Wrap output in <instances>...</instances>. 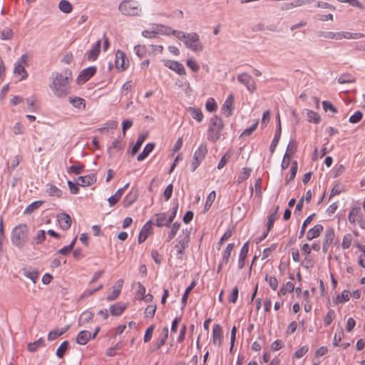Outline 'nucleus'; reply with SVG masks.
<instances>
[{
  "label": "nucleus",
  "mask_w": 365,
  "mask_h": 365,
  "mask_svg": "<svg viewBox=\"0 0 365 365\" xmlns=\"http://www.w3.org/2000/svg\"><path fill=\"white\" fill-rule=\"evenodd\" d=\"M156 308L157 307L155 305L147 306V307L145 310V317L153 318L155 314Z\"/></svg>",
  "instance_id": "61"
},
{
  "label": "nucleus",
  "mask_w": 365,
  "mask_h": 365,
  "mask_svg": "<svg viewBox=\"0 0 365 365\" xmlns=\"http://www.w3.org/2000/svg\"><path fill=\"white\" fill-rule=\"evenodd\" d=\"M127 304L123 302H117L110 307V312L113 316H120L126 309Z\"/></svg>",
  "instance_id": "19"
},
{
  "label": "nucleus",
  "mask_w": 365,
  "mask_h": 365,
  "mask_svg": "<svg viewBox=\"0 0 365 365\" xmlns=\"http://www.w3.org/2000/svg\"><path fill=\"white\" fill-rule=\"evenodd\" d=\"M155 225L159 227L165 226L169 227L171 222H168V217H167V213L161 212L155 215Z\"/></svg>",
  "instance_id": "18"
},
{
  "label": "nucleus",
  "mask_w": 365,
  "mask_h": 365,
  "mask_svg": "<svg viewBox=\"0 0 365 365\" xmlns=\"http://www.w3.org/2000/svg\"><path fill=\"white\" fill-rule=\"evenodd\" d=\"M28 227L25 224L15 227L11 232V242L14 245L22 247L26 242Z\"/></svg>",
  "instance_id": "3"
},
{
  "label": "nucleus",
  "mask_w": 365,
  "mask_h": 365,
  "mask_svg": "<svg viewBox=\"0 0 365 365\" xmlns=\"http://www.w3.org/2000/svg\"><path fill=\"white\" fill-rule=\"evenodd\" d=\"M294 290V284L292 282H287L286 284H283L277 294L279 296L285 295L287 292H292Z\"/></svg>",
  "instance_id": "37"
},
{
  "label": "nucleus",
  "mask_w": 365,
  "mask_h": 365,
  "mask_svg": "<svg viewBox=\"0 0 365 365\" xmlns=\"http://www.w3.org/2000/svg\"><path fill=\"white\" fill-rule=\"evenodd\" d=\"M14 73H16V74H19V75L23 73L24 75L21 77V80L22 79H25L27 77V76H28L27 72L25 70L24 66L23 65L20 64V63H15L14 69Z\"/></svg>",
  "instance_id": "47"
},
{
  "label": "nucleus",
  "mask_w": 365,
  "mask_h": 365,
  "mask_svg": "<svg viewBox=\"0 0 365 365\" xmlns=\"http://www.w3.org/2000/svg\"><path fill=\"white\" fill-rule=\"evenodd\" d=\"M356 81V78L352 77L350 73H344L341 75L338 78V82L340 84L354 83Z\"/></svg>",
  "instance_id": "45"
},
{
  "label": "nucleus",
  "mask_w": 365,
  "mask_h": 365,
  "mask_svg": "<svg viewBox=\"0 0 365 365\" xmlns=\"http://www.w3.org/2000/svg\"><path fill=\"white\" fill-rule=\"evenodd\" d=\"M215 198V192L212 191L209 193V195L207 197L206 202L205 205V209L207 210L212 205L214 200Z\"/></svg>",
  "instance_id": "62"
},
{
  "label": "nucleus",
  "mask_w": 365,
  "mask_h": 365,
  "mask_svg": "<svg viewBox=\"0 0 365 365\" xmlns=\"http://www.w3.org/2000/svg\"><path fill=\"white\" fill-rule=\"evenodd\" d=\"M249 252V242H247L242 246L238 260V268L242 269L245 266V260Z\"/></svg>",
  "instance_id": "22"
},
{
  "label": "nucleus",
  "mask_w": 365,
  "mask_h": 365,
  "mask_svg": "<svg viewBox=\"0 0 365 365\" xmlns=\"http://www.w3.org/2000/svg\"><path fill=\"white\" fill-rule=\"evenodd\" d=\"M57 220L60 227L63 230H68L71 225V218L68 214L61 213L57 215Z\"/></svg>",
  "instance_id": "13"
},
{
  "label": "nucleus",
  "mask_w": 365,
  "mask_h": 365,
  "mask_svg": "<svg viewBox=\"0 0 365 365\" xmlns=\"http://www.w3.org/2000/svg\"><path fill=\"white\" fill-rule=\"evenodd\" d=\"M186 64L194 72H197L200 69L199 65L192 58L187 59Z\"/></svg>",
  "instance_id": "63"
},
{
  "label": "nucleus",
  "mask_w": 365,
  "mask_h": 365,
  "mask_svg": "<svg viewBox=\"0 0 365 365\" xmlns=\"http://www.w3.org/2000/svg\"><path fill=\"white\" fill-rule=\"evenodd\" d=\"M361 212V208L359 207H354L349 212L348 219L351 224H355L356 221L358 220L360 216V213Z\"/></svg>",
  "instance_id": "34"
},
{
  "label": "nucleus",
  "mask_w": 365,
  "mask_h": 365,
  "mask_svg": "<svg viewBox=\"0 0 365 365\" xmlns=\"http://www.w3.org/2000/svg\"><path fill=\"white\" fill-rule=\"evenodd\" d=\"M223 126L221 118L217 116L212 117L209 127L208 139L212 142L217 141L220 138Z\"/></svg>",
  "instance_id": "4"
},
{
  "label": "nucleus",
  "mask_w": 365,
  "mask_h": 365,
  "mask_svg": "<svg viewBox=\"0 0 365 365\" xmlns=\"http://www.w3.org/2000/svg\"><path fill=\"white\" fill-rule=\"evenodd\" d=\"M297 147V143L295 140H291L287 147V150L285 153H289L290 156L293 155L296 150Z\"/></svg>",
  "instance_id": "53"
},
{
  "label": "nucleus",
  "mask_w": 365,
  "mask_h": 365,
  "mask_svg": "<svg viewBox=\"0 0 365 365\" xmlns=\"http://www.w3.org/2000/svg\"><path fill=\"white\" fill-rule=\"evenodd\" d=\"M123 193V189H118L113 195H111L110 197H108V201L109 205L110 206L115 205L120 200Z\"/></svg>",
  "instance_id": "42"
},
{
  "label": "nucleus",
  "mask_w": 365,
  "mask_h": 365,
  "mask_svg": "<svg viewBox=\"0 0 365 365\" xmlns=\"http://www.w3.org/2000/svg\"><path fill=\"white\" fill-rule=\"evenodd\" d=\"M297 172V162L296 160H294L292 162V168H291V170H290V176L287 180V183H289V182H291L292 180H293L294 179Z\"/></svg>",
  "instance_id": "55"
},
{
  "label": "nucleus",
  "mask_w": 365,
  "mask_h": 365,
  "mask_svg": "<svg viewBox=\"0 0 365 365\" xmlns=\"http://www.w3.org/2000/svg\"><path fill=\"white\" fill-rule=\"evenodd\" d=\"M46 192L50 196H55L57 197H61L63 194V192L58 187L52 184H48L46 185Z\"/></svg>",
  "instance_id": "33"
},
{
  "label": "nucleus",
  "mask_w": 365,
  "mask_h": 365,
  "mask_svg": "<svg viewBox=\"0 0 365 365\" xmlns=\"http://www.w3.org/2000/svg\"><path fill=\"white\" fill-rule=\"evenodd\" d=\"M155 144L153 143H148L143 148V152L138 156L137 160L142 161L145 159L148 155L153 150Z\"/></svg>",
  "instance_id": "28"
},
{
  "label": "nucleus",
  "mask_w": 365,
  "mask_h": 365,
  "mask_svg": "<svg viewBox=\"0 0 365 365\" xmlns=\"http://www.w3.org/2000/svg\"><path fill=\"white\" fill-rule=\"evenodd\" d=\"M155 325L154 324H151L145 331V335H144V338H143V341L145 343H147L148 341H150L151 338H152V336H153V331L155 330Z\"/></svg>",
  "instance_id": "51"
},
{
  "label": "nucleus",
  "mask_w": 365,
  "mask_h": 365,
  "mask_svg": "<svg viewBox=\"0 0 365 365\" xmlns=\"http://www.w3.org/2000/svg\"><path fill=\"white\" fill-rule=\"evenodd\" d=\"M362 117L363 113L361 111L358 110L350 116L349 121L351 123H357L362 119Z\"/></svg>",
  "instance_id": "57"
},
{
  "label": "nucleus",
  "mask_w": 365,
  "mask_h": 365,
  "mask_svg": "<svg viewBox=\"0 0 365 365\" xmlns=\"http://www.w3.org/2000/svg\"><path fill=\"white\" fill-rule=\"evenodd\" d=\"M59 9L65 13L69 14L71 12L73 6L72 4L67 0H61L58 4Z\"/></svg>",
  "instance_id": "39"
},
{
  "label": "nucleus",
  "mask_w": 365,
  "mask_h": 365,
  "mask_svg": "<svg viewBox=\"0 0 365 365\" xmlns=\"http://www.w3.org/2000/svg\"><path fill=\"white\" fill-rule=\"evenodd\" d=\"M180 224L178 222H175L172 225L171 230L168 232V240H167L168 242H170L175 237V236L176 235L177 232H178V230L180 229Z\"/></svg>",
  "instance_id": "46"
},
{
  "label": "nucleus",
  "mask_w": 365,
  "mask_h": 365,
  "mask_svg": "<svg viewBox=\"0 0 365 365\" xmlns=\"http://www.w3.org/2000/svg\"><path fill=\"white\" fill-rule=\"evenodd\" d=\"M165 66L169 68L170 69L174 71L180 76L186 75L185 69L184 66L179 61H167L165 63Z\"/></svg>",
  "instance_id": "10"
},
{
  "label": "nucleus",
  "mask_w": 365,
  "mask_h": 365,
  "mask_svg": "<svg viewBox=\"0 0 365 365\" xmlns=\"http://www.w3.org/2000/svg\"><path fill=\"white\" fill-rule=\"evenodd\" d=\"M168 333H169L168 328L167 327H164L160 334V339L156 342V344H155L156 349H159L161 346H163L165 344V341H167L168 337Z\"/></svg>",
  "instance_id": "31"
},
{
  "label": "nucleus",
  "mask_w": 365,
  "mask_h": 365,
  "mask_svg": "<svg viewBox=\"0 0 365 365\" xmlns=\"http://www.w3.org/2000/svg\"><path fill=\"white\" fill-rule=\"evenodd\" d=\"M189 236L186 235L182 240L178 241V244L175 245L177 255H182L185 248L187 246Z\"/></svg>",
  "instance_id": "38"
},
{
  "label": "nucleus",
  "mask_w": 365,
  "mask_h": 365,
  "mask_svg": "<svg viewBox=\"0 0 365 365\" xmlns=\"http://www.w3.org/2000/svg\"><path fill=\"white\" fill-rule=\"evenodd\" d=\"M43 203V201L42 200H38L33 202L30 205L27 206V207L24 210V214H31L33 212H34L36 210H37L42 204Z\"/></svg>",
  "instance_id": "43"
},
{
  "label": "nucleus",
  "mask_w": 365,
  "mask_h": 365,
  "mask_svg": "<svg viewBox=\"0 0 365 365\" xmlns=\"http://www.w3.org/2000/svg\"><path fill=\"white\" fill-rule=\"evenodd\" d=\"M265 281L267 282L270 286V287L273 290H277L278 287V280L275 277H269L267 274L264 278Z\"/></svg>",
  "instance_id": "50"
},
{
  "label": "nucleus",
  "mask_w": 365,
  "mask_h": 365,
  "mask_svg": "<svg viewBox=\"0 0 365 365\" xmlns=\"http://www.w3.org/2000/svg\"><path fill=\"white\" fill-rule=\"evenodd\" d=\"M195 284H196V282L195 281H193L190 284V286H188L186 288V289L182 295V299H181V302L183 304V306H185L186 304L187 300L188 298V295H189L190 292H191V290L195 287Z\"/></svg>",
  "instance_id": "49"
},
{
  "label": "nucleus",
  "mask_w": 365,
  "mask_h": 365,
  "mask_svg": "<svg viewBox=\"0 0 365 365\" xmlns=\"http://www.w3.org/2000/svg\"><path fill=\"white\" fill-rule=\"evenodd\" d=\"M91 339H92L91 333L88 330H82L78 334L76 342L81 345H85Z\"/></svg>",
  "instance_id": "21"
},
{
  "label": "nucleus",
  "mask_w": 365,
  "mask_h": 365,
  "mask_svg": "<svg viewBox=\"0 0 365 365\" xmlns=\"http://www.w3.org/2000/svg\"><path fill=\"white\" fill-rule=\"evenodd\" d=\"M68 101L76 108L81 109L86 108L85 100L81 97H70Z\"/></svg>",
  "instance_id": "29"
},
{
  "label": "nucleus",
  "mask_w": 365,
  "mask_h": 365,
  "mask_svg": "<svg viewBox=\"0 0 365 365\" xmlns=\"http://www.w3.org/2000/svg\"><path fill=\"white\" fill-rule=\"evenodd\" d=\"M309 350L307 346H303L294 352V357L297 359L302 358Z\"/></svg>",
  "instance_id": "64"
},
{
  "label": "nucleus",
  "mask_w": 365,
  "mask_h": 365,
  "mask_svg": "<svg viewBox=\"0 0 365 365\" xmlns=\"http://www.w3.org/2000/svg\"><path fill=\"white\" fill-rule=\"evenodd\" d=\"M323 230L324 227L322 226V225H316L312 228L309 229L307 232V240L310 241L314 238L319 237Z\"/></svg>",
  "instance_id": "16"
},
{
  "label": "nucleus",
  "mask_w": 365,
  "mask_h": 365,
  "mask_svg": "<svg viewBox=\"0 0 365 365\" xmlns=\"http://www.w3.org/2000/svg\"><path fill=\"white\" fill-rule=\"evenodd\" d=\"M96 73V66H90L83 69L78 76L77 82L78 84H83L87 82Z\"/></svg>",
  "instance_id": "7"
},
{
  "label": "nucleus",
  "mask_w": 365,
  "mask_h": 365,
  "mask_svg": "<svg viewBox=\"0 0 365 365\" xmlns=\"http://www.w3.org/2000/svg\"><path fill=\"white\" fill-rule=\"evenodd\" d=\"M207 153V146L204 144H201L198 148L195 150L193 158L194 160H200L202 161L205 158V155Z\"/></svg>",
  "instance_id": "26"
},
{
  "label": "nucleus",
  "mask_w": 365,
  "mask_h": 365,
  "mask_svg": "<svg viewBox=\"0 0 365 365\" xmlns=\"http://www.w3.org/2000/svg\"><path fill=\"white\" fill-rule=\"evenodd\" d=\"M13 37V31L10 28H5L1 32V39L2 40H10Z\"/></svg>",
  "instance_id": "52"
},
{
  "label": "nucleus",
  "mask_w": 365,
  "mask_h": 365,
  "mask_svg": "<svg viewBox=\"0 0 365 365\" xmlns=\"http://www.w3.org/2000/svg\"><path fill=\"white\" fill-rule=\"evenodd\" d=\"M307 118L309 122L316 124L319 123L321 120V118L318 113L309 110L307 111Z\"/></svg>",
  "instance_id": "40"
},
{
  "label": "nucleus",
  "mask_w": 365,
  "mask_h": 365,
  "mask_svg": "<svg viewBox=\"0 0 365 365\" xmlns=\"http://www.w3.org/2000/svg\"><path fill=\"white\" fill-rule=\"evenodd\" d=\"M22 271H23V274L26 278H29V279H31L34 284L36 283L38 278V275H39V272L36 269L32 268L31 267H24L22 269Z\"/></svg>",
  "instance_id": "15"
},
{
  "label": "nucleus",
  "mask_w": 365,
  "mask_h": 365,
  "mask_svg": "<svg viewBox=\"0 0 365 365\" xmlns=\"http://www.w3.org/2000/svg\"><path fill=\"white\" fill-rule=\"evenodd\" d=\"M282 133V126H281V122L279 120V123L277 124V128L275 130L274 137L272 140V142L269 147V151L272 154L274 153L275 149L278 145V143L279 141L280 137Z\"/></svg>",
  "instance_id": "17"
},
{
  "label": "nucleus",
  "mask_w": 365,
  "mask_h": 365,
  "mask_svg": "<svg viewBox=\"0 0 365 365\" xmlns=\"http://www.w3.org/2000/svg\"><path fill=\"white\" fill-rule=\"evenodd\" d=\"M352 240V236L351 234H346L344 236L341 247L344 250L348 249L351 244Z\"/></svg>",
  "instance_id": "56"
},
{
  "label": "nucleus",
  "mask_w": 365,
  "mask_h": 365,
  "mask_svg": "<svg viewBox=\"0 0 365 365\" xmlns=\"http://www.w3.org/2000/svg\"><path fill=\"white\" fill-rule=\"evenodd\" d=\"M237 81L245 85L247 89L251 93L256 90L255 82L250 75L243 73L237 76Z\"/></svg>",
  "instance_id": "6"
},
{
  "label": "nucleus",
  "mask_w": 365,
  "mask_h": 365,
  "mask_svg": "<svg viewBox=\"0 0 365 365\" xmlns=\"http://www.w3.org/2000/svg\"><path fill=\"white\" fill-rule=\"evenodd\" d=\"M315 216V214L313 213L310 215L309 217H307L305 220L303 222L301 230L299 232V238H302L305 233L306 228L307 227V225L310 224V222L313 220L314 217Z\"/></svg>",
  "instance_id": "44"
},
{
  "label": "nucleus",
  "mask_w": 365,
  "mask_h": 365,
  "mask_svg": "<svg viewBox=\"0 0 365 365\" xmlns=\"http://www.w3.org/2000/svg\"><path fill=\"white\" fill-rule=\"evenodd\" d=\"M94 314L91 311L83 312L79 317L78 325L83 326L93 321Z\"/></svg>",
  "instance_id": "23"
},
{
  "label": "nucleus",
  "mask_w": 365,
  "mask_h": 365,
  "mask_svg": "<svg viewBox=\"0 0 365 365\" xmlns=\"http://www.w3.org/2000/svg\"><path fill=\"white\" fill-rule=\"evenodd\" d=\"M78 184L81 186L86 187L93 184L96 182V178L93 175H88L85 176L78 177Z\"/></svg>",
  "instance_id": "27"
},
{
  "label": "nucleus",
  "mask_w": 365,
  "mask_h": 365,
  "mask_svg": "<svg viewBox=\"0 0 365 365\" xmlns=\"http://www.w3.org/2000/svg\"><path fill=\"white\" fill-rule=\"evenodd\" d=\"M115 65L118 68H121L122 71L126 69L128 64L125 63V55L124 52L118 50L115 53Z\"/></svg>",
  "instance_id": "20"
},
{
  "label": "nucleus",
  "mask_w": 365,
  "mask_h": 365,
  "mask_svg": "<svg viewBox=\"0 0 365 365\" xmlns=\"http://www.w3.org/2000/svg\"><path fill=\"white\" fill-rule=\"evenodd\" d=\"M123 283L124 281L122 279H118L115 282V283L112 287V293L108 294L106 297L107 301H113L118 297L120 294Z\"/></svg>",
  "instance_id": "9"
},
{
  "label": "nucleus",
  "mask_w": 365,
  "mask_h": 365,
  "mask_svg": "<svg viewBox=\"0 0 365 365\" xmlns=\"http://www.w3.org/2000/svg\"><path fill=\"white\" fill-rule=\"evenodd\" d=\"M233 103L234 96L233 95H230L224 102L222 107V110L227 117H230L232 114V110H234Z\"/></svg>",
  "instance_id": "11"
},
{
  "label": "nucleus",
  "mask_w": 365,
  "mask_h": 365,
  "mask_svg": "<svg viewBox=\"0 0 365 365\" xmlns=\"http://www.w3.org/2000/svg\"><path fill=\"white\" fill-rule=\"evenodd\" d=\"M351 293L348 290H344L341 294L336 296V301L338 303H344L349 300Z\"/></svg>",
  "instance_id": "48"
},
{
  "label": "nucleus",
  "mask_w": 365,
  "mask_h": 365,
  "mask_svg": "<svg viewBox=\"0 0 365 365\" xmlns=\"http://www.w3.org/2000/svg\"><path fill=\"white\" fill-rule=\"evenodd\" d=\"M68 346H69L68 341H63L56 350V356L60 359L63 358V356H64Z\"/></svg>",
  "instance_id": "41"
},
{
  "label": "nucleus",
  "mask_w": 365,
  "mask_h": 365,
  "mask_svg": "<svg viewBox=\"0 0 365 365\" xmlns=\"http://www.w3.org/2000/svg\"><path fill=\"white\" fill-rule=\"evenodd\" d=\"M187 110L190 112L192 118L193 119H195L197 122H201L203 118V114L200 109L189 107L187 108Z\"/></svg>",
  "instance_id": "36"
},
{
  "label": "nucleus",
  "mask_w": 365,
  "mask_h": 365,
  "mask_svg": "<svg viewBox=\"0 0 365 365\" xmlns=\"http://www.w3.org/2000/svg\"><path fill=\"white\" fill-rule=\"evenodd\" d=\"M147 138V134L141 133L138 135L137 141L132 148L131 153L133 155H135L140 150L141 145Z\"/></svg>",
  "instance_id": "32"
},
{
  "label": "nucleus",
  "mask_w": 365,
  "mask_h": 365,
  "mask_svg": "<svg viewBox=\"0 0 365 365\" xmlns=\"http://www.w3.org/2000/svg\"><path fill=\"white\" fill-rule=\"evenodd\" d=\"M84 170V166L82 163L78 161H76L73 165L68 168V173H73L75 175L81 174Z\"/></svg>",
  "instance_id": "35"
},
{
  "label": "nucleus",
  "mask_w": 365,
  "mask_h": 365,
  "mask_svg": "<svg viewBox=\"0 0 365 365\" xmlns=\"http://www.w3.org/2000/svg\"><path fill=\"white\" fill-rule=\"evenodd\" d=\"M118 9L122 14L126 16H138L141 11L138 3L133 0L123 1L120 4Z\"/></svg>",
  "instance_id": "5"
},
{
  "label": "nucleus",
  "mask_w": 365,
  "mask_h": 365,
  "mask_svg": "<svg viewBox=\"0 0 365 365\" xmlns=\"http://www.w3.org/2000/svg\"><path fill=\"white\" fill-rule=\"evenodd\" d=\"M223 331L220 324H216L212 327V343L217 346H220L222 344Z\"/></svg>",
  "instance_id": "8"
},
{
  "label": "nucleus",
  "mask_w": 365,
  "mask_h": 365,
  "mask_svg": "<svg viewBox=\"0 0 365 365\" xmlns=\"http://www.w3.org/2000/svg\"><path fill=\"white\" fill-rule=\"evenodd\" d=\"M51 77L53 81L50 88L53 93L59 98L67 96L71 90V71L69 69H66L61 73H53Z\"/></svg>",
  "instance_id": "1"
},
{
  "label": "nucleus",
  "mask_w": 365,
  "mask_h": 365,
  "mask_svg": "<svg viewBox=\"0 0 365 365\" xmlns=\"http://www.w3.org/2000/svg\"><path fill=\"white\" fill-rule=\"evenodd\" d=\"M152 222L151 220H149L147 222L141 229L139 236H138V243L141 244L143 242L146 240L148 237L151 232L152 226H151Z\"/></svg>",
  "instance_id": "14"
},
{
  "label": "nucleus",
  "mask_w": 365,
  "mask_h": 365,
  "mask_svg": "<svg viewBox=\"0 0 365 365\" xmlns=\"http://www.w3.org/2000/svg\"><path fill=\"white\" fill-rule=\"evenodd\" d=\"M335 238V232L334 230L332 228H328L326 230L323 243L325 244V245L331 246V245L334 243Z\"/></svg>",
  "instance_id": "25"
},
{
  "label": "nucleus",
  "mask_w": 365,
  "mask_h": 365,
  "mask_svg": "<svg viewBox=\"0 0 365 365\" xmlns=\"http://www.w3.org/2000/svg\"><path fill=\"white\" fill-rule=\"evenodd\" d=\"M45 346V341L43 338H39L34 342L29 343L27 345L28 351L30 352H35L39 347Z\"/></svg>",
  "instance_id": "30"
},
{
  "label": "nucleus",
  "mask_w": 365,
  "mask_h": 365,
  "mask_svg": "<svg viewBox=\"0 0 365 365\" xmlns=\"http://www.w3.org/2000/svg\"><path fill=\"white\" fill-rule=\"evenodd\" d=\"M138 190L135 187H133L130 192L127 194L123 200V205L125 207H128L132 205L138 199Z\"/></svg>",
  "instance_id": "12"
},
{
  "label": "nucleus",
  "mask_w": 365,
  "mask_h": 365,
  "mask_svg": "<svg viewBox=\"0 0 365 365\" xmlns=\"http://www.w3.org/2000/svg\"><path fill=\"white\" fill-rule=\"evenodd\" d=\"M323 109L325 112L328 110L331 111L333 113H337V109L335 106H333L329 101H322Z\"/></svg>",
  "instance_id": "54"
},
{
  "label": "nucleus",
  "mask_w": 365,
  "mask_h": 365,
  "mask_svg": "<svg viewBox=\"0 0 365 365\" xmlns=\"http://www.w3.org/2000/svg\"><path fill=\"white\" fill-rule=\"evenodd\" d=\"M134 51H135V54L139 58H142L146 53V48H145V46L137 45L134 47Z\"/></svg>",
  "instance_id": "59"
},
{
  "label": "nucleus",
  "mask_w": 365,
  "mask_h": 365,
  "mask_svg": "<svg viewBox=\"0 0 365 365\" xmlns=\"http://www.w3.org/2000/svg\"><path fill=\"white\" fill-rule=\"evenodd\" d=\"M101 41L98 40L93 47L88 53V59L89 61H94L97 58L100 53V47Z\"/></svg>",
  "instance_id": "24"
},
{
  "label": "nucleus",
  "mask_w": 365,
  "mask_h": 365,
  "mask_svg": "<svg viewBox=\"0 0 365 365\" xmlns=\"http://www.w3.org/2000/svg\"><path fill=\"white\" fill-rule=\"evenodd\" d=\"M217 103H215L214 98H210L207 100L205 108L207 111L209 112H213L217 109Z\"/></svg>",
  "instance_id": "60"
},
{
  "label": "nucleus",
  "mask_w": 365,
  "mask_h": 365,
  "mask_svg": "<svg viewBox=\"0 0 365 365\" xmlns=\"http://www.w3.org/2000/svg\"><path fill=\"white\" fill-rule=\"evenodd\" d=\"M180 41H182L186 48L194 52H200L203 50L204 46L200 40V36L196 32L185 33L181 31H177L173 29H168Z\"/></svg>",
  "instance_id": "2"
},
{
  "label": "nucleus",
  "mask_w": 365,
  "mask_h": 365,
  "mask_svg": "<svg viewBox=\"0 0 365 365\" xmlns=\"http://www.w3.org/2000/svg\"><path fill=\"white\" fill-rule=\"evenodd\" d=\"M335 318V312L333 309H329L325 317L324 322L327 326H329L331 324L333 320Z\"/></svg>",
  "instance_id": "58"
}]
</instances>
